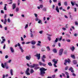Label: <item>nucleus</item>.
Here are the masks:
<instances>
[{
  "mask_svg": "<svg viewBox=\"0 0 78 78\" xmlns=\"http://www.w3.org/2000/svg\"><path fill=\"white\" fill-rule=\"evenodd\" d=\"M58 38H56L55 40V41H54V42H58Z\"/></svg>",
  "mask_w": 78,
  "mask_h": 78,
  "instance_id": "7c9ffc66",
  "label": "nucleus"
},
{
  "mask_svg": "<svg viewBox=\"0 0 78 78\" xmlns=\"http://www.w3.org/2000/svg\"><path fill=\"white\" fill-rule=\"evenodd\" d=\"M45 58H46L45 55H43L42 57L41 58V60L42 61H43L44 62H45Z\"/></svg>",
  "mask_w": 78,
  "mask_h": 78,
  "instance_id": "423d86ee",
  "label": "nucleus"
},
{
  "mask_svg": "<svg viewBox=\"0 0 78 78\" xmlns=\"http://www.w3.org/2000/svg\"><path fill=\"white\" fill-rule=\"evenodd\" d=\"M43 33V30H41L39 32V33H40V34H42Z\"/></svg>",
  "mask_w": 78,
  "mask_h": 78,
  "instance_id": "c9c22d12",
  "label": "nucleus"
},
{
  "mask_svg": "<svg viewBox=\"0 0 78 78\" xmlns=\"http://www.w3.org/2000/svg\"><path fill=\"white\" fill-rule=\"evenodd\" d=\"M6 17H7V15L6 14H5L4 15V18H5V19H6Z\"/></svg>",
  "mask_w": 78,
  "mask_h": 78,
  "instance_id": "de8ad7c7",
  "label": "nucleus"
},
{
  "mask_svg": "<svg viewBox=\"0 0 78 78\" xmlns=\"http://www.w3.org/2000/svg\"><path fill=\"white\" fill-rule=\"evenodd\" d=\"M8 58V55H6L5 57V59H7Z\"/></svg>",
  "mask_w": 78,
  "mask_h": 78,
  "instance_id": "bf43d9fd",
  "label": "nucleus"
},
{
  "mask_svg": "<svg viewBox=\"0 0 78 78\" xmlns=\"http://www.w3.org/2000/svg\"><path fill=\"white\" fill-rule=\"evenodd\" d=\"M31 56H27L26 57V58L27 60H30V59H31Z\"/></svg>",
  "mask_w": 78,
  "mask_h": 78,
  "instance_id": "9b49d317",
  "label": "nucleus"
},
{
  "mask_svg": "<svg viewBox=\"0 0 78 78\" xmlns=\"http://www.w3.org/2000/svg\"><path fill=\"white\" fill-rule=\"evenodd\" d=\"M17 46H18V47H20V44H19V43H18Z\"/></svg>",
  "mask_w": 78,
  "mask_h": 78,
  "instance_id": "338daca9",
  "label": "nucleus"
},
{
  "mask_svg": "<svg viewBox=\"0 0 78 78\" xmlns=\"http://www.w3.org/2000/svg\"><path fill=\"white\" fill-rule=\"evenodd\" d=\"M19 48H20V50L21 52H22V53H23V52L24 51L23 49H22V47H19Z\"/></svg>",
  "mask_w": 78,
  "mask_h": 78,
  "instance_id": "f3484780",
  "label": "nucleus"
},
{
  "mask_svg": "<svg viewBox=\"0 0 78 78\" xmlns=\"http://www.w3.org/2000/svg\"><path fill=\"white\" fill-rule=\"evenodd\" d=\"M31 43L32 45H35V44H36V41L34 40L32 41L31 42Z\"/></svg>",
  "mask_w": 78,
  "mask_h": 78,
  "instance_id": "2eb2a0df",
  "label": "nucleus"
},
{
  "mask_svg": "<svg viewBox=\"0 0 78 78\" xmlns=\"http://www.w3.org/2000/svg\"><path fill=\"white\" fill-rule=\"evenodd\" d=\"M4 29H5V31L7 30H8V27H5L4 28Z\"/></svg>",
  "mask_w": 78,
  "mask_h": 78,
  "instance_id": "79ce46f5",
  "label": "nucleus"
},
{
  "mask_svg": "<svg viewBox=\"0 0 78 78\" xmlns=\"http://www.w3.org/2000/svg\"><path fill=\"white\" fill-rule=\"evenodd\" d=\"M11 61H12V60L10 59L8 61V62H8V63H11Z\"/></svg>",
  "mask_w": 78,
  "mask_h": 78,
  "instance_id": "c03bdc74",
  "label": "nucleus"
},
{
  "mask_svg": "<svg viewBox=\"0 0 78 78\" xmlns=\"http://www.w3.org/2000/svg\"><path fill=\"white\" fill-rule=\"evenodd\" d=\"M48 39L49 41H51V37H48Z\"/></svg>",
  "mask_w": 78,
  "mask_h": 78,
  "instance_id": "09e8293b",
  "label": "nucleus"
},
{
  "mask_svg": "<svg viewBox=\"0 0 78 78\" xmlns=\"http://www.w3.org/2000/svg\"><path fill=\"white\" fill-rule=\"evenodd\" d=\"M47 70V69H45V68L42 67L40 68V75H41L42 76H44V74H45V71H46Z\"/></svg>",
  "mask_w": 78,
  "mask_h": 78,
  "instance_id": "f257e3e1",
  "label": "nucleus"
},
{
  "mask_svg": "<svg viewBox=\"0 0 78 78\" xmlns=\"http://www.w3.org/2000/svg\"><path fill=\"white\" fill-rule=\"evenodd\" d=\"M28 27V24H27L26 25L24 28L25 29H27Z\"/></svg>",
  "mask_w": 78,
  "mask_h": 78,
  "instance_id": "bb28decb",
  "label": "nucleus"
},
{
  "mask_svg": "<svg viewBox=\"0 0 78 78\" xmlns=\"http://www.w3.org/2000/svg\"><path fill=\"white\" fill-rule=\"evenodd\" d=\"M62 36L60 37V39H59V41H61V40H62Z\"/></svg>",
  "mask_w": 78,
  "mask_h": 78,
  "instance_id": "e2e57ef3",
  "label": "nucleus"
},
{
  "mask_svg": "<svg viewBox=\"0 0 78 78\" xmlns=\"http://www.w3.org/2000/svg\"><path fill=\"white\" fill-rule=\"evenodd\" d=\"M10 72L11 75L12 76V75H13V70H12V69H10Z\"/></svg>",
  "mask_w": 78,
  "mask_h": 78,
  "instance_id": "dca6fc26",
  "label": "nucleus"
},
{
  "mask_svg": "<svg viewBox=\"0 0 78 78\" xmlns=\"http://www.w3.org/2000/svg\"><path fill=\"white\" fill-rule=\"evenodd\" d=\"M56 64H57V63H54L53 64L54 66L55 67H57V66H56Z\"/></svg>",
  "mask_w": 78,
  "mask_h": 78,
  "instance_id": "37998d69",
  "label": "nucleus"
},
{
  "mask_svg": "<svg viewBox=\"0 0 78 78\" xmlns=\"http://www.w3.org/2000/svg\"><path fill=\"white\" fill-rule=\"evenodd\" d=\"M55 10L57 12H59V8H58V6H57L55 8Z\"/></svg>",
  "mask_w": 78,
  "mask_h": 78,
  "instance_id": "ddd939ff",
  "label": "nucleus"
},
{
  "mask_svg": "<svg viewBox=\"0 0 78 78\" xmlns=\"http://www.w3.org/2000/svg\"><path fill=\"white\" fill-rule=\"evenodd\" d=\"M65 73L66 75V78H69V73H68L67 72H65Z\"/></svg>",
  "mask_w": 78,
  "mask_h": 78,
  "instance_id": "1a4fd4ad",
  "label": "nucleus"
},
{
  "mask_svg": "<svg viewBox=\"0 0 78 78\" xmlns=\"http://www.w3.org/2000/svg\"><path fill=\"white\" fill-rule=\"evenodd\" d=\"M63 51H64V49H63L62 48L58 52V55L59 56L62 55V53H63Z\"/></svg>",
  "mask_w": 78,
  "mask_h": 78,
  "instance_id": "f03ea898",
  "label": "nucleus"
},
{
  "mask_svg": "<svg viewBox=\"0 0 78 78\" xmlns=\"http://www.w3.org/2000/svg\"><path fill=\"white\" fill-rule=\"evenodd\" d=\"M71 58H73V59H75V55L72 54H71Z\"/></svg>",
  "mask_w": 78,
  "mask_h": 78,
  "instance_id": "393cba45",
  "label": "nucleus"
},
{
  "mask_svg": "<svg viewBox=\"0 0 78 78\" xmlns=\"http://www.w3.org/2000/svg\"><path fill=\"white\" fill-rule=\"evenodd\" d=\"M68 68L69 67L68 66H66L65 69V70H68Z\"/></svg>",
  "mask_w": 78,
  "mask_h": 78,
  "instance_id": "4c0bfd02",
  "label": "nucleus"
},
{
  "mask_svg": "<svg viewBox=\"0 0 78 78\" xmlns=\"http://www.w3.org/2000/svg\"><path fill=\"white\" fill-rule=\"evenodd\" d=\"M4 9L5 10V11H6V10H7V8H6V6H4Z\"/></svg>",
  "mask_w": 78,
  "mask_h": 78,
  "instance_id": "58836bf2",
  "label": "nucleus"
},
{
  "mask_svg": "<svg viewBox=\"0 0 78 78\" xmlns=\"http://www.w3.org/2000/svg\"><path fill=\"white\" fill-rule=\"evenodd\" d=\"M73 63L74 64H76V60H73Z\"/></svg>",
  "mask_w": 78,
  "mask_h": 78,
  "instance_id": "2f4dec72",
  "label": "nucleus"
},
{
  "mask_svg": "<svg viewBox=\"0 0 78 78\" xmlns=\"http://www.w3.org/2000/svg\"><path fill=\"white\" fill-rule=\"evenodd\" d=\"M65 6H67V2H65L64 3Z\"/></svg>",
  "mask_w": 78,
  "mask_h": 78,
  "instance_id": "a878e982",
  "label": "nucleus"
},
{
  "mask_svg": "<svg viewBox=\"0 0 78 78\" xmlns=\"http://www.w3.org/2000/svg\"><path fill=\"white\" fill-rule=\"evenodd\" d=\"M30 70V69L29 68H28L27 69L26 72H25V73L27 75H30V74L28 72H29V71Z\"/></svg>",
  "mask_w": 78,
  "mask_h": 78,
  "instance_id": "39448f33",
  "label": "nucleus"
},
{
  "mask_svg": "<svg viewBox=\"0 0 78 78\" xmlns=\"http://www.w3.org/2000/svg\"><path fill=\"white\" fill-rule=\"evenodd\" d=\"M53 51L55 53H57V50L56 49H54L53 50Z\"/></svg>",
  "mask_w": 78,
  "mask_h": 78,
  "instance_id": "4be33fe9",
  "label": "nucleus"
},
{
  "mask_svg": "<svg viewBox=\"0 0 78 78\" xmlns=\"http://www.w3.org/2000/svg\"><path fill=\"white\" fill-rule=\"evenodd\" d=\"M16 12H19V8H16Z\"/></svg>",
  "mask_w": 78,
  "mask_h": 78,
  "instance_id": "cd10ccee",
  "label": "nucleus"
},
{
  "mask_svg": "<svg viewBox=\"0 0 78 78\" xmlns=\"http://www.w3.org/2000/svg\"><path fill=\"white\" fill-rule=\"evenodd\" d=\"M48 65L49 66H53V65L51 64V62H49L48 63Z\"/></svg>",
  "mask_w": 78,
  "mask_h": 78,
  "instance_id": "5701e85b",
  "label": "nucleus"
},
{
  "mask_svg": "<svg viewBox=\"0 0 78 78\" xmlns=\"http://www.w3.org/2000/svg\"><path fill=\"white\" fill-rule=\"evenodd\" d=\"M65 62L64 63V65H65V66H67V62L70 63V59H68V60L66 59L65 60Z\"/></svg>",
  "mask_w": 78,
  "mask_h": 78,
  "instance_id": "7ed1b4c3",
  "label": "nucleus"
},
{
  "mask_svg": "<svg viewBox=\"0 0 78 78\" xmlns=\"http://www.w3.org/2000/svg\"><path fill=\"white\" fill-rule=\"evenodd\" d=\"M75 24L76 25H78V23L77 21L75 22Z\"/></svg>",
  "mask_w": 78,
  "mask_h": 78,
  "instance_id": "a18cd8bd",
  "label": "nucleus"
},
{
  "mask_svg": "<svg viewBox=\"0 0 78 78\" xmlns=\"http://www.w3.org/2000/svg\"><path fill=\"white\" fill-rule=\"evenodd\" d=\"M16 8V4L15 3H14L12 5V9L13 10H14Z\"/></svg>",
  "mask_w": 78,
  "mask_h": 78,
  "instance_id": "0eeeda50",
  "label": "nucleus"
},
{
  "mask_svg": "<svg viewBox=\"0 0 78 78\" xmlns=\"http://www.w3.org/2000/svg\"><path fill=\"white\" fill-rule=\"evenodd\" d=\"M7 22H9V23H10V19L9 18L8 19V20H7Z\"/></svg>",
  "mask_w": 78,
  "mask_h": 78,
  "instance_id": "6e6d98bb",
  "label": "nucleus"
},
{
  "mask_svg": "<svg viewBox=\"0 0 78 78\" xmlns=\"http://www.w3.org/2000/svg\"><path fill=\"white\" fill-rule=\"evenodd\" d=\"M31 43L30 42H27L26 43V44H29L30 43Z\"/></svg>",
  "mask_w": 78,
  "mask_h": 78,
  "instance_id": "0e129e2a",
  "label": "nucleus"
},
{
  "mask_svg": "<svg viewBox=\"0 0 78 78\" xmlns=\"http://www.w3.org/2000/svg\"><path fill=\"white\" fill-rule=\"evenodd\" d=\"M10 2H11L9 3V4H12V0H10Z\"/></svg>",
  "mask_w": 78,
  "mask_h": 78,
  "instance_id": "49530a36",
  "label": "nucleus"
},
{
  "mask_svg": "<svg viewBox=\"0 0 78 78\" xmlns=\"http://www.w3.org/2000/svg\"><path fill=\"white\" fill-rule=\"evenodd\" d=\"M6 22H7V20L5 18L4 19V22H3L4 24L5 25L6 23Z\"/></svg>",
  "mask_w": 78,
  "mask_h": 78,
  "instance_id": "6ab92c4d",
  "label": "nucleus"
},
{
  "mask_svg": "<svg viewBox=\"0 0 78 78\" xmlns=\"http://www.w3.org/2000/svg\"><path fill=\"white\" fill-rule=\"evenodd\" d=\"M46 48L48 51H50V48L49 46H47L46 47Z\"/></svg>",
  "mask_w": 78,
  "mask_h": 78,
  "instance_id": "b1692460",
  "label": "nucleus"
},
{
  "mask_svg": "<svg viewBox=\"0 0 78 78\" xmlns=\"http://www.w3.org/2000/svg\"><path fill=\"white\" fill-rule=\"evenodd\" d=\"M72 75L74 76H76V74H75V73H73Z\"/></svg>",
  "mask_w": 78,
  "mask_h": 78,
  "instance_id": "603ef678",
  "label": "nucleus"
},
{
  "mask_svg": "<svg viewBox=\"0 0 78 78\" xmlns=\"http://www.w3.org/2000/svg\"><path fill=\"white\" fill-rule=\"evenodd\" d=\"M40 7L41 8H43V5H40Z\"/></svg>",
  "mask_w": 78,
  "mask_h": 78,
  "instance_id": "680f3d73",
  "label": "nucleus"
},
{
  "mask_svg": "<svg viewBox=\"0 0 78 78\" xmlns=\"http://www.w3.org/2000/svg\"><path fill=\"white\" fill-rule=\"evenodd\" d=\"M53 78H55V75H53L51 76Z\"/></svg>",
  "mask_w": 78,
  "mask_h": 78,
  "instance_id": "69168bd1",
  "label": "nucleus"
},
{
  "mask_svg": "<svg viewBox=\"0 0 78 78\" xmlns=\"http://www.w3.org/2000/svg\"><path fill=\"white\" fill-rule=\"evenodd\" d=\"M32 48H36V47H35V46L33 45L32 46Z\"/></svg>",
  "mask_w": 78,
  "mask_h": 78,
  "instance_id": "5fc2aeb1",
  "label": "nucleus"
},
{
  "mask_svg": "<svg viewBox=\"0 0 78 78\" xmlns=\"http://www.w3.org/2000/svg\"><path fill=\"white\" fill-rule=\"evenodd\" d=\"M39 66V65H38L37 64H34L33 65V66L30 65V67L31 68H34V67H35V66Z\"/></svg>",
  "mask_w": 78,
  "mask_h": 78,
  "instance_id": "9d476101",
  "label": "nucleus"
},
{
  "mask_svg": "<svg viewBox=\"0 0 78 78\" xmlns=\"http://www.w3.org/2000/svg\"><path fill=\"white\" fill-rule=\"evenodd\" d=\"M64 55H66L67 54V51H64Z\"/></svg>",
  "mask_w": 78,
  "mask_h": 78,
  "instance_id": "3c124183",
  "label": "nucleus"
},
{
  "mask_svg": "<svg viewBox=\"0 0 78 78\" xmlns=\"http://www.w3.org/2000/svg\"><path fill=\"white\" fill-rule=\"evenodd\" d=\"M10 49L12 53H14V48L12 47H10Z\"/></svg>",
  "mask_w": 78,
  "mask_h": 78,
  "instance_id": "6e6552de",
  "label": "nucleus"
},
{
  "mask_svg": "<svg viewBox=\"0 0 78 78\" xmlns=\"http://www.w3.org/2000/svg\"><path fill=\"white\" fill-rule=\"evenodd\" d=\"M34 72V70L33 69H30V73H33Z\"/></svg>",
  "mask_w": 78,
  "mask_h": 78,
  "instance_id": "412c9836",
  "label": "nucleus"
},
{
  "mask_svg": "<svg viewBox=\"0 0 78 78\" xmlns=\"http://www.w3.org/2000/svg\"><path fill=\"white\" fill-rule=\"evenodd\" d=\"M30 37H32V38H33L34 37V35H33V34L32 33H30Z\"/></svg>",
  "mask_w": 78,
  "mask_h": 78,
  "instance_id": "a211bd4d",
  "label": "nucleus"
},
{
  "mask_svg": "<svg viewBox=\"0 0 78 78\" xmlns=\"http://www.w3.org/2000/svg\"><path fill=\"white\" fill-rule=\"evenodd\" d=\"M38 20V23H41V24H42V20H41L39 19Z\"/></svg>",
  "mask_w": 78,
  "mask_h": 78,
  "instance_id": "aec40b11",
  "label": "nucleus"
},
{
  "mask_svg": "<svg viewBox=\"0 0 78 78\" xmlns=\"http://www.w3.org/2000/svg\"><path fill=\"white\" fill-rule=\"evenodd\" d=\"M43 11H47V8H44L42 9Z\"/></svg>",
  "mask_w": 78,
  "mask_h": 78,
  "instance_id": "473e14b6",
  "label": "nucleus"
},
{
  "mask_svg": "<svg viewBox=\"0 0 78 78\" xmlns=\"http://www.w3.org/2000/svg\"><path fill=\"white\" fill-rule=\"evenodd\" d=\"M73 69L72 68V67H71L69 68V71H71L72 70H73Z\"/></svg>",
  "mask_w": 78,
  "mask_h": 78,
  "instance_id": "72a5a7b5",
  "label": "nucleus"
},
{
  "mask_svg": "<svg viewBox=\"0 0 78 78\" xmlns=\"http://www.w3.org/2000/svg\"><path fill=\"white\" fill-rule=\"evenodd\" d=\"M39 69V67H36L35 68V70H37V69Z\"/></svg>",
  "mask_w": 78,
  "mask_h": 78,
  "instance_id": "4d7b16f0",
  "label": "nucleus"
},
{
  "mask_svg": "<svg viewBox=\"0 0 78 78\" xmlns=\"http://www.w3.org/2000/svg\"><path fill=\"white\" fill-rule=\"evenodd\" d=\"M71 4L72 5V6H74V3H73L72 2H71Z\"/></svg>",
  "mask_w": 78,
  "mask_h": 78,
  "instance_id": "864d4df0",
  "label": "nucleus"
},
{
  "mask_svg": "<svg viewBox=\"0 0 78 78\" xmlns=\"http://www.w3.org/2000/svg\"><path fill=\"white\" fill-rule=\"evenodd\" d=\"M9 16L10 17H12V16H14V14H9Z\"/></svg>",
  "mask_w": 78,
  "mask_h": 78,
  "instance_id": "ea45409f",
  "label": "nucleus"
},
{
  "mask_svg": "<svg viewBox=\"0 0 78 78\" xmlns=\"http://www.w3.org/2000/svg\"><path fill=\"white\" fill-rule=\"evenodd\" d=\"M66 36H68V37H70V35L68 34H66Z\"/></svg>",
  "mask_w": 78,
  "mask_h": 78,
  "instance_id": "13d9d810",
  "label": "nucleus"
},
{
  "mask_svg": "<svg viewBox=\"0 0 78 78\" xmlns=\"http://www.w3.org/2000/svg\"><path fill=\"white\" fill-rule=\"evenodd\" d=\"M35 21L37 22V21H38L39 20V19L37 18V17H36V18L35 19Z\"/></svg>",
  "mask_w": 78,
  "mask_h": 78,
  "instance_id": "c756f323",
  "label": "nucleus"
},
{
  "mask_svg": "<svg viewBox=\"0 0 78 78\" xmlns=\"http://www.w3.org/2000/svg\"><path fill=\"white\" fill-rule=\"evenodd\" d=\"M42 65L43 66H46V65L45 64L42 63Z\"/></svg>",
  "mask_w": 78,
  "mask_h": 78,
  "instance_id": "774afa93",
  "label": "nucleus"
},
{
  "mask_svg": "<svg viewBox=\"0 0 78 78\" xmlns=\"http://www.w3.org/2000/svg\"><path fill=\"white\" fill-rule=\"evenodd\" d=\"M1 66H2V67L3 68H5V65H3V64L2 63V64H1Z\"/></svg>",
  "mask_w": 78,
  "mask_h": 78,
  "instance_id": "e433bc0d",
  "label": "nucleus"
},
{
  "mask_svg": "<svg viewBox=\"0 0 78 78\" xmlns=\"http://www.w3.org/2000/svg\"><path fill=\"white\" fill-rule=\"evenodd\" d=\"M8 66V63H7V62H5L4 63V66L5 67H6V66Z\"/></svg>",
  "mask_w": 78,
  "mask_h": 78,
  "instance_id": "c85d7f7f",
  "label": "nucleus"
},
{
  "mask_svg": "<svg viewBox=\"0 0 78 78\" xmlns=\"http://www.w3.org/2000/svg\"><path fill=\"white\" fill-rule=\"evenodd\" d=\"M5 48H6V44H4V45L3 47V49H5Z\"/></svg>",
  "mask_w": 78,
  "mask_h": 78,
  "instance_id": "8fccbe9b",
  "label": "nucleus"
},
{
  "mask_svg": "<svg viewBox=\"0 0 78 78\" xmlns=\"http://www.w3.org/2000/svg\"><path fill=\"white\" fill-rule=\"evenodd\" d=\"M52 62H54V63H57L58 62V59H57L56 61V59H53L52 60Z\"/></svg>",
  "mask_w": 78,
  "mask_h": 78,
  "instance_id": "f8f14e48",
  "label": "nucleus"
},
{
  "mask_svg": "<svg viewBox=\"0 0 78 78\" xmlns=\"http://www.w3.org/2000/svg\"><path fill=\"white\" fill-rule=\"evenodd\" d=\"M66 41L68 42H70L71 40L69 39H67L66 40Z\"/></svg>",
  "mask_w": 78,
  "mask_h": 78,
  "instance_id": "f704fd0d",
  "label": "nucleus"
},
{
  "mask_svg": "<svg viewBox=\"0 0 78 78\" xmlns=\"http://www.w3.org/2000/svg\"><path fill=\"white\" fill-rule=\"evenodd\" d=\"M75 47L74 46H73L72 47H71L70 48V50H71L72 51H74V50H75Z\"/></svg>",
  "mask_w": 78,
  "mask_h": 78,
  "instance_id": "4468645a",
  "label": "nucleus"
},
{
  "mask_svg": "<svg viewBox=\"0 0 78 78\" xmlns=\"http://www.w3.org/2000/svg\"><path fill=\"white\" fill-rule=\"evenodd\" d=\"M62 29L63 30H65V31L66 30V28H64V27L62 28Z\"/></svg>",
  "mask_w": 78,
  "mask_h": 78,
  "instance_id": "052dcab7",
  "label": "nucleus"
},
{
  "mask_svg": "<svg viewBox=\"0 0 78 78\" xmlns=\"http://www.w3.org/2000/svg\"><path fill=\"white\" fill-rule=\"evenodd\" d=\"M34 56H36V57H37V59L39 60L40 59V58H41V54H38L37 53L36 55H34Z\"/></svg>",
  "mask_w": 78,
  "mask_h": 78,
  "instance_id": "20e7f679",
  "label": "nucleus"
},
{
  "mask_svg": "<svg viewBox=\"0 0 78 78\" xmlns=\"http://www.w3.org/2000/svg\"><path fill=\"white\" fill-rule=\"evenodd\" d=\"M34 15L35 17H37V14L36 13H34Z\"/></svg>",
  "mask_w": 78,
  "mask_h": 78,
  "instance_id": "a19ab883",
  "label": "nucleus"
}]
</instances>
